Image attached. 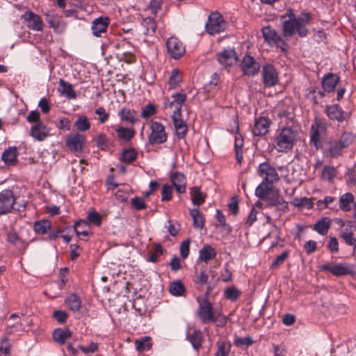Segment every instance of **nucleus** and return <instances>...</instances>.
Masks as SVG:
<instances>
[{
  "mask_svg": "<svg viewBox=\"0 0 356 356\" xmlns=\"http://www.w3.org/2000/svg\"><path fill=\"white\" fill-rule=\"evenodd\" d=\"M281 122L289 127L278 129L273 138V145L278 152L287 153L293 148L298 140V132L292 127L289 126L293 122L291 114H286L285 112L279 114Z\"/></svg>",
  "mask_w": 356,
  "mask_h": 356,
  "instance_id": "nucleus-1",
  "label": "nucleus"
},
{
  "mask_svg": "<svg viewBox=\"0 0 356 356\" xmlns=\"http://www.w3.org/2000/svg\"><path fill=\"white\" fill-rule=\"evenodd\" d=\"M308 14H302L297 19H287L282 21L283 34L285 37H291L296 31L300 37H305L308 33L306 25L309 22Z\"/></svg>",
  "mask_w": 356,
  "mask_h": 356,
  "instance_id": "nucleus-2",
  "label": "nucleus"
},
{
  "mask_svg": "<svg viewBox=\"0 0 356 356\" xmlns=\"http://www.w3.org/2000/svg\"><path fill=\"white\" fill-rule=\"evenodd\" d=\"M353 142V136L350 133H343L339 140L328 143L324 154L330 158H337L341 155L342 150L350 146Z\"/></svg>",
  "mask_w": 356,
  "mask_h": 356,
  "instance_id": "nucleus-3",
  "label": "nucleus"
},
{
  "mask_svg": "<svg viewBox=\"0 0 356 356\" xmlns=\"http://www.w3.org/2000/svg\"><path fill=\"white\" fill-rule=\"evenodd\" d=\"M148 135V142L150 145H160L166 142L168 134L165 127L159 122H152Z\"/></svg>",
  "mask_w": 356,
  "mask_h": 356,
  "instance_id": "nucleus-4",
  "label": "nucleus"
},
{
  "mask_svg": "<svg viewBox=\"0 0 356 356\" xmlns=\"http://www.w3.org/2000/svg\"><path fill=\"white\" fill-rule=\"evenodd\" d=\"M321 270L328 271L332 275L340 277L346 275H356V269L353 265L346 263H327L321 267Z\"/></svg>",
  "mask_w": 356,
  "mask_h": 356,
  "instance_id": "nucleus-5",
  "label": "nucleus"
},
{
  "mask_svg": "<svg viewBox=\"0 0 356 356\" xmlns=\"http://www.w3.org/2000/svg\"><path fill=\"white\" fill-rule=\"evenodd\" d=\"M226 27V23L222 15L218 13H211L208 18L206 24V31L210 35H214L224 31Z\"/></svg>",
  "mask_w": 356,
  "mask_h": 356,
  "instance_id": "nucleus-6",
  "label": "nucleus"
},
{
  "mask_svg": "<svg viewBox=\"0 0 356 356\" xmlns=\"http://www.w3.org/2000/svg\"><path fill=\"white\" fill-rule=\"evenodd\" d=\"M257 173L263 181L274 184L280 180V177L275 169L268 163L259 164Z\"/></svg>",
  "mask_w": 356,
  "mask_h": 356,
  "instance_id": "nucleus-7",
  "label": "nucleus"
},
{
  "mask_svg": "<svg viewBox=\"0 0 356 356\" xmlns=\"http://www.w3.org/2000/svg\"><path fill=\"white\" fill-rule=\"evenodd\" d=\"M168 53L174 59L180 58L186 52L185 46L176 37H170L166 42Z\"/></svg>",
  "mask_w": 356,
  "mask_h": 356,
  "instance_id": "nucleus-8",
  "label": "nucleus"
},
{
  "mask_svg": "<svg viewBox=\"0 0 356 356\" xmlns=\"http://www.w3.org/2000/svg\"><path fill=\"white\" fill-rule=\"evenodd\" d=\"M15 202L13 192L5 189L0 193V215L6 214L11 211Z\"/></svg>",
  "mask_w": 356,
  "mask_h": 356,
  "instance_id": "nucleus-9",
  "label": "nucleus"
},
{
  "mask_svg": "<svg viewBox=\"0 0 356 356\" xmlns=\"http://www.w3.org/2000/svg\"><path fill=\"white\" fill-rule=\"evenodd\" d=\"M21 17L26 23V26L29 29L36 31H42L43 30L44 22L41 17L35 13L27 10Z\"/></svg>",
  "mask_w": 356,
  "mask_h": 356,
  "instance_id": "nucleus-10",
  "label": "nucleus"
},
{
  "mask_svg": "<svg viewBox=\"0 0 356 356\" xmlns=\"http://www.w3.org/2000/svg\"><path fill=\"white\" fill-rule=\"evenodd\" d=\"M116 47L118 49L117 56L120 60H123L128 63L134 61V47L129 42L122 41L116 44Z\"/></svg>",
  "mask_w": 356,
  "mask_h": 356,
  "instance_id": "nucleus-11",
  "label": "nucleus"
},
{
  "mask_svg": "<svg viewBox=\"0 0 356 356\" xmlns=\"http://www.w3.org/2000/svg\"><path fill=\"white\" fill-rule=\"evenodd\" d=\"M109 24L110 19L108 17L101 16L95 19L91 24V31L93 36L97 38L103 37L107 31Z\"/></svg>",
  "mask_w": 356,
  "mask_h": 356,
  "instance_id": "nucleus-12",
  "label": "nucleus"
},
{
  "mask_svg": "<svg viewBox=\"0 0 356 356\" xmlns=\"http://www.w3.org/2000/svg\"><path fill=\"white\" fill-rule=\"evenodd\" d=\"M45 19L49 26L52 28L55 32L61 33L65 31L66 23L61 20L58 15L53 10L47 11L44 13Z\"/></svg>",
  "mask_w": 356,
  "mask_h": 356,
  "instance_id": "nucleus-13",
  "label": "nucleus"
},
{
  "mask_svg": "<svg viewBox=\"0 0 356 356\" xmlns=\"http://www.w3.org/2000/svg\"><path fill=\"white\" fill-rule=\"evenodd\" d=\"M262 34L265 40L269 44L275 45L276 47L281 48L282 50H285L284 47V46H285V43L275 30L273 29L270 26L264 27L262 29Z\"/></svg>",
  "mask_w": 356,
  "mask_h": 356,
  "instance_id": "nucleus-14",
  "label": "nucleus"
},
{
  "mask_svg": "<svg viewBox=\"0 0 356 356\" xmlns=\"http://www.w3.org/2000/svg\"><path fill=\"white\" fill-rule=\"evenodd\" d=\"M85 142L86 138L83 136L79 134H72L67 137L66 145L72 152H81Z\"/></svg>",
  "mask_w": 356,
  "mask_h": 356,
  "instance_id": "nucleus-15",
  "label": "nucleus"
},
{
  "mask_svg": "<svg viewBox=\"0 0 356 356\" xmlns=\"http://www.w3.org/2000/svg\"><path fill=\"white\" fill-rule=\"evenodd\" d=\"M242 70L243 73L248 76H254L258 73L260 66L259 64L250 56H245L242 65Z\"/></svg>",
  "mask_w": 356,
  "mask_h": 356,
  "instance_id": "nucleus-16",
  "label": "nucleus"
},
{
  "mask_svg": "<svg viewBox=\"0 0 356 356\" xmlns=\"http://www.w3.org/2000/svg\"><path fill=\"white\" fill-rule=\"evenodd\" d=\"M198 314L201 320L204 323L216 321L217 320V318L213 313L212 305L207 300H204L203 302L200 304Z\"/></svg>",
  "mask_w": 356,
  "mask_h": 356,
  "instance_id": "nucleus-17",
  "label": "nucleus"
},
{
  "mask_svg": "<svg viewBox=\"0 0 356 356\" xmlns=\"http://www.w3.org/2000/svg\"><path fill=\"white\" fill-rule=\"evenodd\" d=\"M263 81L266 86L271 87L277 83V74L272 65H266L262 70Z\"/></svg>",
  "mask_w": 356,
  "mask_h": 356,
  "instance_id": "nucleus-18",
  "label": "nucleus"
},
{
  "mask_svg": "<svg viewBox=\"0 0 356 356\" xmlns=\"http://www.w3.org/2000/svg\"><path fill=\"white\" fill-rule=\"evenodd\" d=\"M186 93L177 92L172 95V101L165 104L166 107L173 110V114H181V108L186 100Z\"/></svg>",
  "mask_w": 356,
  "mask_h": 356,
  "instance_id": "nucleus-19",
  "label": "nucleus"
},
{
  "mask_svg": "<svg viewBox=\"0 0 356 356\" xmlns=\"http://www.w3.org/2000/svg\"><path fill=\"white\" fill-rule=\"evenodd\" d=\"M325 112L330 120L338 122H343L348 117V113L343 111L338 104L327 106Z\"/></svg>",
  "mask_w": 356,
  "mask_h": 356,
  "instance_id": "nucleus-20",
  "label": "nucleus"
},
{
  "mask_svg": "<svg viewBox=\"0 0 356 356\" xmlns=\"http://www.w3.org/2000/svg\"><path fill=\"white\" fill-rule=\"evenodd\" d=\"M218 60L225 67L232 66L237 61L236 54L234 49H224L218 54Z\"/></svg>",
  "mask_w": 356,
  "mask_h": 356,
  "instance_id": "nucleus-21",
  "label": "nucleus"
},
{
  "mask_svg": "<svg viewBox=\"0 0 356 356\" xmlns=\"http://www.w3.org/2000/svg\"><path fill=\"white\" fill-rule=\"evenodd\" d=\"M270 121L265 117H259L254 121L252 128V134L254 136H264L268 132Z\"/></svg>",
  "mask_w": 356,
  "mask_h": 356,
  "instance_id": "nucleus-22",
  "label": "nucleus"
},
{
  "mask_svg": "<svg viewBox=\"0 0 356 356\" xmlns=\"http://www.w3.org/2000/svg\"><path fill=\"white\" fill-rule=\"evenodd\" d=\"M339 224L341 227H344L346 225L349 227V228L346 227L340 231V237L344 240L347 245L356 246V238L354 237L353 232L351 229L352 222L348 221L347 222H345L340 220Z\"/></svg>",
  "mask_w": 356,
  "mask_h": 356,
  "instance_id": "nucleus-23",
  "label": "nucleus"
},
{
  "mask_svg": "<svg viewBox=\"0 0 356 356\" xmlns=\"http://www.w3.org/2000/svg\"><path fill=\"white\" fill-rule=\"evenodd\" d=\"M50 128L42 122H38L31 129V136L39 141L44 140L49 135Z\"/></svg>",
  "mask_w": 356,
  "mask_h": 356,
  "instance_id": "nucleus-24",
  "label": "nucleus"
},
{
  "mask_svg": "<svg viewBox=\"0 0 356 356\" xmlns=\"http://www.w3.org/2000/svg\"><path fill=\"white\" fill-rule=\"evenodd\" d=\"M187 340L190 342L193 349L198 351L202 346L204 337L200 330H194L186 335Z\"/></svg>",
  "mask_w": 356,
  "mask_h": 356,
  "instance_id": "nucleus-25",
  "label": "nucleus"
},
{
  "mask_svg": "<svg viewBox=\"0 0 356 356\" xmlns=\"http://www.w3.org/2000/svg\"><path fill=\"white\" fill-rule=\"evenodd\" d=\"M339 81V78L337 75L329 73L323 77L322 87L325 92H330L334 91Z\"/></svg>",
  "mask_w": 356,
  "mask_h": 356,
  "instance_id": "nucleus-26",
  "label": "nucleus"
},
{
  "mask_svg": "<svg viewBox=\"0 0 356 356\" xmlns=\"http://www.w3.org/2000/svg\"><path fill=\"white\" fill-rule=\"evenodd\" d=\"M172 118L177 136L181 138H184L188 127L186 122L181 119V114H172Z\"/></svg>",
  "mask_w": 356,
  "mask_h": 356,
  "instance_id": "nucleus-27",
  "label": "nucleus"
},
{
  "mask_svg": "<svg viewBox=\"0 0 356 356\" xmlns=\"http://www.w3.org/2000/svg\"><path fill=\"white\" fill-rule=\"evenodd\" d=\"M58 91L68 99H75L76 97L73 86L62 79L59 80Z\"/></svg>",
  "mask_w": 356,
  "mask_h": 356,
  "instance_id": "nucleus-28",
  "label": "nucleus"
},
{
  "mask_svg": "<svg viewBox=\"0 0 356 356\" xmlns=\"http://www.w3.org/2000/svg\"><path fill=\"white\" fill-rule=\"evenodd\" d=\"M325 129L324 124L320 120H316L311 128V142L318 148L320 145V133Z\"/></svg>",
  "mask_w": 356,
  "mask_h": 356,
  "instance_id": "nucleus-29",
  "label": "nucleus"
},
{
  "mask_svg": "<svg viewBox=\"0 0 356 356\" xmlns=\"http://www.w3.org/2000/svg\"><path fill=\"white\" fill-rule=\"evenodd\" d=\"M171 181L179 193H184L186 191V177L180 172H175L171 175Z\"/></svg>",
  "mask_w": 356,
  "mask_h": 356,
  "instance_id": "nucleus-30",
  "label": "nucleus"
},
{
  "mask_svg": "<svg viewBox=\"0 0 356 356\" xmlns=\"http://www.w3.org/2000/svg\"><path fill=\"white\" fill-rule=\"evenodd\" d=\"M66 307L73 312H79L82 306L80 297L76 293L70 294L65 300Z\"/></svg>",
  "mask_w": 356,
  "mask_h": 356,
  "instance_id": "nucleus-31",
  "label": "nucleus"
},
{
  "mask_svg": "<svg viewBox=\"0 0 356 356\" xmlns=\"http://www.w3.org/2000/svg\"><path fill=\"white\" fill-rule=\"evenodd\" d=\"M273 184L262 181L261 183L256 188V196L262 200L267 198L273 191Z\"/></svg>",
  "mask_w": 356,
  "mask_h": 356,
  "instance_id": "nucleus-32",
  "label": "nucleus"
},
{
  "mask_svg": "<svg viewBox=\"0 0 356 356\" xmlns=\"http://www.w3.org/2000/svg\"><path fill=\"white\" fill-rule=\"evenodd\" d=\"M216 253L211 245H204L199 252V260L207 263L216 257Z\"/></svg>",
  "mask_w": 356,
  "mask_h": 356,
  "instance_id": "nucleus-33",
  "label": "nucleus"
},
{
  "mask_svg": "<svg viewBox=\"0 0 356 356\" xmlns=\"http://www.w3.org/2000/svg\"><path fill=\"white\" fill-rule=\"evenodd\" d=\"M264 200H266L269 206H281L282 208L287 207V202L278 194L277 192L272 191Z\"/></svg>",
  "mask_w": 356,
  "mask_h": 356,
  "instance_id": "nucleus-34",
  "label": "nucleus"
},
{
  "mask_svg": "<svg viewBox=\"0 0 356 356\" xmlns=\"http://www.w3.org/2000/svg\"><path fill=\"white\" fill-rule=\"evenodd\" d=\"M72 337V332L68 329H56L53 333V338L55 341L60 344H64L65 341Z\"/></svg>",
  "mask_w": 356,
  "mask_h": 356,
  "instance_id": "nucleus-35",
  "label": "nucleus"
},
{
  "mask_svg": "<svg viewBox=\"0 0 356 356\" xmlns=\"http://www.w3.org/2000/svg\"><path fill=\"white\" fill-rule=\"evenodd\" d=\"M355 197L351 193L343 194L339 197V207L343 211H349L351 209V203L354 202Z\"/></svg>",
  "mask_w": 356,
  "mask_h": 356,
  "instance_id": "nucleus-36",
  "label": "nucleus"
},
{
  "mask_svg": "<svg viewBox=\"0 0 356 356\" xmlns=\"http://www.w3.org/2000/svg\"><path fill=\"white\" fill-rule=\"evenodd\" d=\"M17 149L11 147L3 152L1 158L6 165H14L17 162Z\"/></svg>",
  "mask_w": 356,
  "mask_h": 356,
  "instance_id": "nucleus-37",
  "label": "nucleus"
},
{
  "mask_svg": "<svg viewBox=\"0 0 356 356\" xmlns=\"http://www.w3.org/2000/svg\"><path fill=\"white\" fill-rule=\"evenodd\" d=\"M118 137L125 141H130L135 136V131L133 129L120 127L116 129Z\"/></svg>",
  "mask_w": 356,
  "mask_h": 356,
  "instance_id": "nucleus-38",
  "label": "nucleus"
},
{
  "mask_svg": "<svg viewBox=\"0 0 356 356\" xmlns=\"http://www.w3.org/2000/svg\"><path fill=\"white\" fill-rule=\"evenodd\" d=\"M330 227V220L328 218H323L319 220L314 225V229L321 235L327 234Z\"/></svg>",
  "mask_w": 356,
  "mask_h": 356,
  "instance_id": "nucleus-39",
  "label": "nucleus"
},
{
  "mask_svg": "<svg viewBox=\"0 0 356 356\" xmlns=\"http://www.w3.org/2000/svg\"><path fill=\"white\" fill-rule=\"evenodd\" d=\"M142 26L145 29L144 33L152 35L155 33L156 24L153 17H147L143 19Z\"/></svg>",
  "mask_w": 356,
  "mask_h": 356,
  "instance_id": "nucleus-40",
  "label": "nucleus"
},
{
  "mask_svg": "<svg viewBox=\"0 0 356 356\" xmlns=\"http://www.w3.org/2000/svg\"><path fill=\"white\" fill-rule=\"evenodd\" d=\"M119 115L122 120L129 122L131 124H135L137 121L136 118V112L134 110L124 108L120 111Z\"/></svg>",
  "mask_w": 356,
  "mask_h": 356,
  "instance_id": "nucleus-41",
  "label": "nucleus"
},
{
  "mask_svg": "<svg viewBox=\"0 0 356 356\" xmlns=\"http://www.w3.org/2000/svg\"><path fill=\"white\" fill-rule=\"evenodd\" d=\"M190 214L193 218V227L197 229H202L204 225V218L203 214L196 209L191 210Z\"/></svg>",
  "mask_w": 356,
  "mask_h": 356,
  "instance_id": "nucleus-42",
  "label": "nucleus"
},
{
  "mask_svg": "<svg viewBox=\"0 0 356 356\" xmlns=\"http://www.w3.org/2000/svg\"><path fill=\"white\" fill-rule=\"evenodd\" d=\"M217 351L215 356H229L231 350V343L227 341H219L216 343Z\"/></svg>",
  "mask_w": 356,
  "mask_h": 356,
  "instance_id": "nucleus-43",
  "label": "nucleus"
},
{
  "mask_svg": "<svg viewBox=\"0 0 356 356\" xmlns=\"http://www.w3.org/2000/svg\"><path fill=\"white\" fill-rule=\"evenodd\" d=\"M7 325L8 327L14 329L15 331L24 330L20 317L16 314H12L10 316L7 321Z\"/></svg>",
  "mask_w": 356,
  "mask_h": 356,
  "instance_id": "nucleus-44",
  "label": "nucleus"
},
{
  "mask_svg": "<svg viewBox=\"0 0 356 356\" xmlns=\"http://www.w3.org/2000/svg\"><path fill=\"white\" fill-rule=\"evenodd\" d=\"M169 291L172 296H180L185 292V287L180 280H176L170 284Z\"/></svg>",
  "mask_w": 356,
  "mask_h": 356,
  "instance_id": "nucleus-45",
  "label": "nucleus"
},
{
  "mask_svg": "<svg viewBox=\"0 0 356 356\" xmlns=\"http://www.w3.org/2000/svg\"><path fill=\"white\" fill-rule=\"evenodd\" d=\"M191 194L194 204L200 206L204 202L205 195L200 191L198 187H193L191 189Z\"/></svg>",
  "mask_w": 356,
  "mask_h": 356,
  "instance_id": "nucleus-46",
  "label": "nucleus"
},
{
  "mask_svg": "<svg viewBox=\"0 0 356 356\" xmlns=\"http://www.w3.org/2000/svg\"><path fill=\"white\" fill-rule=\"evenodd\" d=\"M88 229L87 222L83 220L77 222L74 225L76 235L83 240V238H81V236L86 237L89 235Z\"/></svg>",
  "mask_w": 356,
  "mask_h": 356,
  "instance_id": "nucleus-47",
  "label": "nucleus"
},
{
  "mask_svg": "<svg viewBox=\"0 0 356 356\" xmlns=\"http://www.w3.org/2000/svg\"><path fill=\"white\" fill-rule=\"evenodd\" d=\"M51 228V222L47 220H43L35 222L34 224V230L38 234H44Z\"/></svg>",
  "mask_w": 356,
  "mask_h": 356,
  "instance_id": "nucleus-48",
  "label": "nucleus"
},
{
  "mask_svg": "<svg viewBox=\"0 0 356 356\" xmlns=\"http://www.w3.org/2000/svg\"><path fill=\"white\" fill-rule=\"evenodd\" d=\"M74 127L79 131H86L90 129V123L86 116L81 115L74 122Z\"/></svg>",
  "mask_w": 356,
  "mask_h": 356,
  "instance_id": "nucleus-49",
  "label": "nucleus"
},
{
  "mask_svg": "<svg viewBox=\"0 0 356 356\" xmlns=\"http://www.w3.org/2000/svg\"><path fill=\"white\" fill-rule=\"evenodd\" d=\"M137 158V152L134 148L124 149L122 154L121 160L124 163H130L134 161Z\"/></svg>",
  "mask_w": 356,
  "mask_h": 356,
  "instance_id": "nucleus-50",
  "label": "nucleus"
},
{
  "mask_svg": "<svg viewBox=\"0 0 356 356\" xmlns=\"http://www.w3.org/2000/svg\"><path fill=\"white\" fill-rule=\"evenodd\" d=\"M243 145V140L241 135L235 137V153L238 163H241L243 160L242 147Z\"/></svg>",
  "mask_w": 356,
  "mask_h": 356,
  "instance_id": "nucleus-51",
  "label": "nucleus"
},
{
  "mask_svg": "<svg viewBox=\"0 0 356 356\" xmlns=\"http://www.w3.org/2000/svg\"><path fill=\"white\" fill-rule=\"evenodd\" d=\"M181 76L177 69H173L169 78V86L170 88H175L181 82Z\"/></svg>",
  "mask_w": 356,
  "mask_h": 356,
  "instance_id": "nucleus-52",
  "label": "nucleus"
},
{
  "mask_svg": "<svg viewBox=\"0 0 356 356\" xmlns=\"http://www.w3.org/2000/svg\"><path fill=\"white\" fill-rule=\"evenodd\" d=\"M131 207L136 210H142L147 208L145 199L140 197H135L131 200Z\"/></svg>",
  "mask_w": 356,
  "mask_h": 356,
  "instance_id": "nucleus-53",
  "label": "nucleus"
},
{
  "mask_svg": "<svg viewBox=\"0 0 356 356\" xmlns=\"http://www.w3.org/2000/svg\"><path fill=\"white\" fill-rule=\"evenodd\" d=\"M337 175L335 168L331 166H325L323 170L322 176L324 179L331 181Z\"/></svg>",
  "mask_w": 356,
  "mask_h": 356,
  "instance_id": "nucleus-54",
  "label": "nucleus"
},
{
  "mask_svg": "<svg viewBox=\"0 0 356 356\" xmlns=\"http://www.w3.org/2000/svg\"><path fill=\"white\" fill-rule=\"evenodd\" d=\"M165 227L172 236H176L179 231V225L177 222L170 220H168Z\"/></svg>",
  "mask_w": 356,
  "mask_h": 356,
  "instance_id": "nucleus-55",
  "label": "nucleus"
},
{
  "mask_svg": "<svg viewBox=\"0 0 356 356\" xmlns=\"http://www.w3.org/2000/svg\"><path fill=\"white\" fill-rule=\"evenodd\" d=\"M156 113V107L153 104H149L143 108L141 112V117L143 118H148L153 116Z\"/></svg>",
  "mask_w": 356,
  "mask_h": 356,
  "instance_id": "nucleus-56",
  "label": "nucleus"
},
{
  "mask_svg": "<svg viewBox=\"0 0 356 356\" xmlns=\"http://www.w3.org/2000/svg\"><path fill=\"white\" fill-rule=\"evenodd\" d=\"M87 218L90 223L96 226H99L102 223V216L96 211L88 213Z\"/></svg>",
  "mask_w": 356,
  "mask_h": 356,
  "instance_id": "nucleus-57",
  "label": "nucleus"
},
{
  "mask_svg": "<svg viewBox=\"0 0 356 356\" xmlns=\"http://www.w3.org/2000/svg\"><path fill=\"white\" fill-rule=\"evenodd\" d=\"M240 295V292L234 287H229L225 290V296L231 300H236Z\"/></svg>",
  "mask_w": 356,
  "mask_h": 356,
  "instance_id": "nucleus-58",
  "label": "nucleus"
},
{
  "mask_svg": "<svg viewBox=\"0 0 356 356\" xmlns=\"http://www.w3.org/2000/svg\"><path fill=\"white\" fill-rule=\"evenodd\" d=\"M6 240L8 243L13 245H17L21 242V239L19 238L17 233L13 229H10L8 232L6 234Z\"/></svg>",
  "mask_w": 356,
  "mask_h": 356,
  "instance_id": "nucleus-59",
  "label": "nucleus"
},
{
  "mask_svg": "<svg viewBox=\"0 0 356 356\" xmlns=\"http://www.w3.org/2000/svg\"><path fill=\"white\" fill-rule=\"evenodd\" d=\"M253 343V340L250 337H245L243 338H236L234 340V344L238 347H248Z\"/></svg>",
  "mask_w": 356,
  "mask_h": 356,
  "instance_id": "nucleus-60",
  "label": "nucleus"
},
{
  "mask_svg": "<svg viewBox=\"0 0 356 356\" xmlns=\"http://www.w3.org/2000/svg\"><path fill=\"white\" fill-rule=\"evenodd\" d=\"M293 204L296 207H305L307 208L312 207V202L307 197L295 198L293 201Z\"/></svg>",
  "mask_w": 356,
  "mask_h": 356,
  "instance_id": "nucleus-61",
  "label": "nucleus"
},
{
  "mask_svg": "<svg viewBox=\"0 0 356 356\" xmlns=\"http://www.w3.org/2000/svg\"><path fill=\"white\" fill-rule=\"evenodd\" d=\"M273 356H288V350L284 345H273Z\"/></svg>",
  "mask_w": 356,
  "mask_h": 356,
  "instance_id": "nucleus-62",
  "label": "nucleus"
},
{
  "mask_svg": "<svg viewBox=\"0 0 356 356\" xmlns=\"http://www.w3.org/2000/svg\"><path fill=\"white\" fill-rule=\"evenodd\" d=\"M172 188L169 185H164L162 188V191H161V200L162 201H168L170 200H171L172 198Z\"/></svg>",
  "mask_w": 356,
  "mask_h": 356,
  "instance_id": "nucleus-63",
  "label": "nucleus"
},
{
  "mask_svg": "<svg viewBox=\"0 0 356 356\" xmlns=\"http://www.w3.org/2000/svg\"><path fill=\"white\" fill-rule=\"evenodd\" d=\"M161 0H150L148 9L151 13L156 15L161 10Z\"/></svg>",
  "mask_w": 356,
  "mask_h": 356,
  "instance_id": "nucleus-64",
  "label": "nucleus"
}]
</instances>
